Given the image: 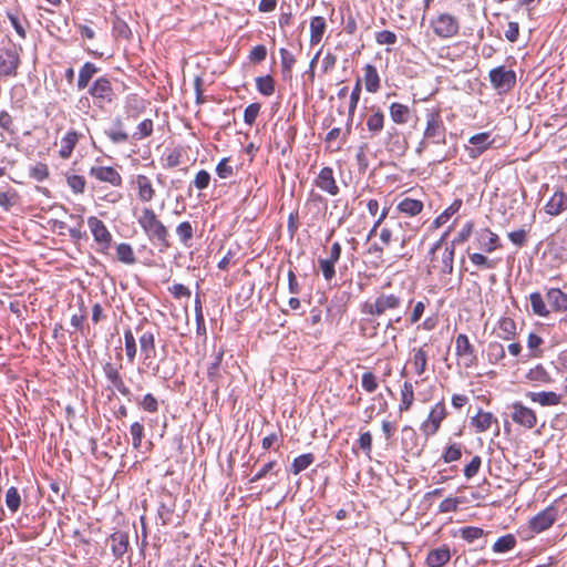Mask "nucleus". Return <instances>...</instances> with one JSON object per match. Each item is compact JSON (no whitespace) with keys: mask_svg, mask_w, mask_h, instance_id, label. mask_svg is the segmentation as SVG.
Instances as JSON below:
<instances>
[{"mask_svg":"<svg viewBox=\"0 0 567 567\" xmlns=\"http://www.w3.org/2000/svg\"><path fill=\"white\" fill-rule=\"evenodd\" d=\"M137 223L150 241L157 245L161 251H164L171 247V243L168 240V229L158 219L153 208L144 207L137 218Z\"/></svg>","mask_w":567,"mask_h":567,"instance_id":"1","label":"nucleus"},{"mask_svg":"<svg viewBox=\"0 0 567 567\" xmlns=\"http://www.w3.org/2000/svg\"><path fill=\"white\" fill-rule=\"evenodd\" d=\"M429 144H446V127L440 111H429L426 113V126L423 133V140L420 142L416 152L422 153Z\"/></svg>","mask_w":567,"mask_h":567,"instance_id":"2","label":"nucleus"},{"mask_svg":"<svg viewBox=\"0 0 567 567\" xmlns=\"http://www.w3.org/2000/svg\"><path fill=\"white\" fill-rule=\"evenodd\" d=\"M403 299L400 293L381 292L373 301H365L361 311L365 315L381 317L388 311H393L402 306Z\"/></svg>","mask_w":567,"mask_h":567,"instance_id":"3","label":"nucleus"},{"mask_svg":"<svg viewBox=\"0 0 567 567\" xmlns=\"http://www.w3.org/2000/svg\"><path fill=\"white\" fill-rule=\"evenodd\" d=\"M89 94L93 100V104L101 110H105L113 104L117 97L107 76L97 78L89 87Z\"/></svg>","mask_w":567,"mask_h":567,"instance_id":"4","label":"nucleus"},{"mask_svg":"<svg viewBox=\"0 0 567 567\" xmlns=\"http://www.w3.org/2000/svg\"><path fill=\"white\" fill-rule=\"evenodd\" d=\"M21 50L11 41L8 45L0 48V76L14 78L18 75Z\"/></svg>","mask_w":567,"mask_h":567,"instance_id":"5","label":"nucleus"},{"mask_svg":"<svg viewBox=\"0 0 567 567\" xmlns=\"http://www.w3.org/2000/svg\"><path fill=\"white\" fill-rule=\"evenodd\" d=\"M492 86L498 93H508L516 85V73L504 65L494 68L488 73Z\"/></svg>","mask_w":567,"mask_h":567,"instance_id":"6","label":"nucleus"},{"mask_svg":"<svg viewBox=\"0 0 567 567\" xmlns=\"http://www.w3.org/2000/svg\"><path fill=\"white\" fill-rule=\"evenodd\" d=\"M433 32L442 38L450 39L455 37L460 30L458 20L449 13H441L431 22Z\"/></svg>","mask_w":567,"mask_h":567,"instance_id":"7","label":"nucleus"},{"mask_svg":"<svg viewBox=\"0 0 567 567\" xmlns=\"http://www.w3.org/2000/svg\"><path fill=\"white\" fill-rule=\"evenodd\" d=\"M446 415L445 403L443 401L437 402L430 411L427 419L421 424L420 430L426 437L433 436L439 431Z\"/></svg>","mask_w":567,"mask_h":567,"instance_id":"8","label":"nucleus"},{"mask_svg":"<svg viewBox=\"0 0 567 567\" xmlns=\"http://www.w3.org/2000/svg\"><path fill=\"white\" fill-rule=\"evenodd\" d=\"M455 354L465 368H472L477 363V354L474 346L466 334L460 333L455 339Z\"/></svg>","mask_w":567,"mask_h":567,"instance_id":"9","label":"nucleus"},{"mask_svg":"<svg viewBox=\"0 0 567 567\" xmlns=\"http://www.w3.org/2000/svg\"><path fill=\"white\" fill-rule=\"evenodd\" d=\"M87 226L92 233L94 241L100 246V250L105 252L112 245V234L105 224L95 216L87 218Z\"/></svg>","mask_w":567,"mask_h":567,"instance_id":"10","label":"nucleus"},{"mask_svg":"<svg viewBox=\"0 0 567 567\" xmlns=\"http://www.w3.org/2000/svg\"><path fill=\"white\" fill-rule=\"evenodd\" d=\"M511 417L516 424L528 430L536 426L537 416L534 410H532L530 408L525 406L520 402H514L511 405Z\"/></svg>","mask_w":567,"mask_h":567,"instance_id":"11","label":"nucleus"},{"mask_svg":"<svg viewBox=\"0 0 567 567\" xmlns=\"http://www.w3.org/2000/svg\"><path fill=\"white\" fill-rule=\"evenodd\" d=\"M403 223L400 220H390L380 231V240L384 246H389L392 241H400L404 247L410 240V236L401 234Z\"/></svg>","mask_w":567,"mask_h":567,"instance_id":"12","label":"nucleus"},{"mask_svg":"<svg viewBox=\"0 0 567 567\" xmlns=\"http://www.w3.org/2000/svg\"><path fill=\"white\" fill-rule=\"evenodd\" d=\"M103 372L107 381L116 389L123 396H125L128 401L133 400V394L130 388L125 384L118 368H116L113 363L106 362L103 365Z\"/></svg>","mask_w":567,"mask_h":567,"instance_id":"13","label":"nucleus"},{"mask_svg":"<svg viewBox=\"0 0 567 567\" xmlns=\"http://www.w3.org/2000/svg\"><path fill=\"white\" fill-rule=\"evenodd\" d=\"M556 519L557 509L554 506H548L533 518H530L529 528L534 533H542L551 527Z\"/></svg>","mask_w":567,"mask_h":567,"instance_id":"14","label":"nucleus"},{"mask_svg":"<svg viewBox=\"0 0 567 567\" xmlns=\"http://www.w3.org/2000/svg\"><path fill=\"white\" fill-rule=\"evenodd\" d=\"M136 331L141 332L138 341L144 362L154 359L156 357L155 333L152 330H145L143 324H138Z\"/></svg>","mask_w":567,"mask_h":567,"instance_id":"15","label":"nucleus"},{"mask_svg":"<svg viewBox=\"0 0 567 567\" xmlns=\"http://www.w3.org/2000/svg\"><path fill=\"white\" fill-rule=\"evenodd\" d=\"M401 444L404 452L411 456H420L423 451V445L419 443L416 431L410 425H405L402 429Z\"/></svg>","mask_w":567,"mask_h":567,"instance_id":"16","label":"nucleus"},{"mask_svg":"<svg viewBox=\"0 0 567 567\" xmlns=\"http://www.w3.org/2000/svg\"><path fill=\"white\" fill-rule=\"evenodd\" d=\"M315 185L321 190L328 193L331 196H337L340 192L333 176V169L331 167H323L315 179Z\"/></svg>","mask_w":567,"mask_h":567,"instance_id":"17","label":"nucleus"},{"mask_svg":"<svg viewBox=\"0 0 567 567\" xmlns=\"http://www.w3.org/2000/svg\"><path fill=\"white\" fill-rule=\"evenodd\" d=\"M475 243L477 248L485 252H492L501 247L498 236L489 228L477 230L475 233Z\"/></svg>","mask_w":567,"mask_h":567,"instance_id":"18","label":"nucleus"},{"mask_svg":"<svg viewBox=\"0 0 567 567\" xmlns=\"http://www.w3.org/2000/svg\"><path fill=\"white\" fill-rule=\"evenodd\" d=\"M90 175L100 182H105L112 186L118 187L122 185V176L111 166H92Z\"/></svg>","mask_w":567,"mask_h":567,"instance_id":"19","label":"nucleus"},{"mask_svg":"<svg viewBox=\"0 0 567 567\" xmlns=\"http://www.w3.org/2000/svg\"><path fill=\"white\" fill-rule=\"evenodd\" d=\"M470 144L472 146L466 147L468 156L471 158H477L481 156L491 145V133L483 132L470 137Z\"/></svg>","mask_w":567,"mask_h":567,"instance_id":"20","label":"nucleus"},{"mask_svg":"<svg viewBox=\"0 0 567 567\" xmlns=\"http://www.w3.org/2000/svg\"><path fill=\"white\" fill-rule=\"evenodd\" d=\"M109 543H110L113 556L116 559H122L123 556L127 553V549L130 546L128 535H127V533L122 532V530L115 532L110 536Z\"/></svg>","mask_w":567,"mask_h":567,"instance_id":"21","label":"nucleus"},{"mask_svg":"<svg viewBox=\"0 0 567 567\" xmlns=\"http://www.w3.org/2000/svg\"><path fill=\"white\" fill-rule=\"evenodd\" d=\"M427 344H423L420 348H413L409 362L413 365L414 372L417 375L424 374L427 368L429 354L425 348Z\"/></svg>","mask_w":567,"mask_h":567,"instance_id":"22","label":"nucleus"},{"mask_svg":"<svg viewBox=\"0 0 567 567\" xmlns=\"http://www.w3.org/2000/svg\"><path fill=\"white\" fill-rule=\"evenodd\" d=\"M546 214L558 216L567 209V195L561 190H556L544 207Z\"/></svg>","mask_w":567,"mask_h":567,"instance_id":"23","label":"nucleus"},{"mask_svg":"<svg viewBox=\"0 0 567 567\" xmlns=\"http://www.w3.org/2000/svg\"><path fill=\"white\" fill-rule=\"evenodd\" d=\"M526 396L542 406H554L561 403L563 395L553 391L528 392Z\"/></svg>","mask_w":567,"mask_h":567,"instance_id":"24","label":"nucleus"},{"mask_svg":"<svg viewBox=\"0 0 567 567\" xmlns=\"http://www.w3.org/2000/svg\"><path fill=\"white\" fill-rule=\"evenodd\" d=\"M360 94H361V80L358 79L354 84V87L350 94V102H349V110H348V128H347V132L343 134V136L341 138V143L337 147V150L341 148V145H343L347 141V135L350 133L351 122H352L353 115L355 113L358 103L360 101Z\"/></svg>","mask_w":567,"mask_h":567,"instance_id":"25","label":"nucleus"},{"mask_svg":"<svg viewBox=\"0 0 567 567\" xmlns=\"http://www.w3.org/2000/svg\"><path fill=\"white\" fill-rule=\"evenodd\" d=\"M137 187V197L142 203H150L155 197V189L151 179L146 175H137L135 178Z\"/></svg>","mask_w":567,"mask_h":567,"instance_id":"26","label":"nucleus"},{"mask_svg":"<svg viewBox=\"0 0 567 567\" xmlns=\"http://www.w3.org/2000/svg\"><path fill=\"white\" fill-rule=\"evenodd\" d=\"M546 299L554 311H567V293L559 288H550L546 292Z\"/></svg>","mask_w":567,"mask_h":567,"instance_id":"27","label":"nucleus"},{"mask_svg":"<svg viewBox=\"0 0 567 567\" xmlns=\"http://www.w3.org/2000/svg\"><path fill=\"white\" fill-rule=\"evenodd\" d=\"M494 423L498 424L497 419L491 412H484L483 410H478L477 414L471 419V424L477 433L489 430Z\"/></svg>","mask_w":567,"mask_h":567,"instance_id":"28","label":"nucleus"},{"mask_svg":"<svg viewBox=\"0 0 567 567\" xmlns=\"http://www.w3.org/2000/svg\"><path fill=\"white\" fill-rule=\"evenodd\" d=\"M451 559L450 549L446 546L430 550L426 557L429 567H443Z\"/></svg>","mask_w":567,"mask_h":567,"instance_id":"29","label":"nucleus"},{"mask_svg":"<svg viewBox=\"0 0 567 567\" xmlns=\"http://www.w3.org/2000/svg\"><path fill=\"white\" fill-rule=\"evenodd\" d=\"M385 116L384 113L378 107L372 109V113L368 116L365 125L371 136L379 135L384 127Z\"/></svg>","mask_w":567,"mask_h":567,"instance_id":"30","label":"nucleus"},{"mask_svg":"<svg viewBox=\"0 0 567 567\" xmlns=\"http://www.w3.org/2000/svg\"><path fill=\"white\" fill-rule=\"evenodd\" d=\"M327 29V23L322 17H313L310 20V44L320 43Z\"/></svg>","mask_w":567,"mask_h":567,"instance_id":"31","label":"nucleus"},{"mask_svg":"<svg viewBox=\"0 0 567 567\" xmlns=\"http://www.w3.org/2000/svg\"><path fill=\"white\" fill-rule=\"evenodd\" d=\"M81 134L76 131H69L61 141V148L59 154L62 158L66 159L71 156L75 145L78 144Z\"/></svg>","mask_w":567,"mask_h":567,"instance_id":"32","label":"nucleus"},{"mask_svg":"<svg viewBox=\"0 0 567 567\" xmlns=\"http://www.w3.org/2000/svg\"><path fill=\"white\" fill-rule=\"evenodd\" d=\"M363 70L365 90L370 93H377L380 90V76L377 68L372 64H367Z\"/></svg>","mask_w":567,"mask_h":567,"instance_id":"33","label":"nucleus"},{"mask_svg":"<svg viewBox=\"0 0 567 567\" xmlns=\"http://www.w3.org/2000/svg\"><path fill=\"white\" fill-rule=\"evenodd\" d=\"M390 116L395 124H405L411 116L410 107L405 104L393 102L390 105Z\"/></svg>","mask_w":567,"mask_h":567,"instance_id":"34","label":"nucleus"},{"mask_svg":"<svg viewBox=\"0 0 567 567\" xmlns=\"http://www.w3.org/2000/svg\"><path fill=\"white\" fill-rule=\"evenodd\" d=\"M99 72V68L92 62H85L79 72L76 86L79 90L85 89L93 76Z\"/></svg>","mask_w":567,"mask_h":567,"instance_id":"35","label":"nucleus"},{"mask_svg":"<svg viewBox=\"0 0 567 567\" xmlns=\"http://www.w3.org/2000/svg\"><path fill=\"white\" fill-rule=\"evenodd\" d=\"M498 337L509 341L516 337V322L509 317H503L498 320Z\"/></svg>","mask_w":567,"mask_h":567,"instance_id":"36","label":"nucleus"},{"mask_svg":"<svg viewBox=\"0 0 567 567\" xmlns=\"http://www.w3.org/2000/svg\"><path fill=\"white\" fill-rule=\"evenodd\" d=\"M517 545L516 536L513 534H506L497 538L493 544L492 550L495 554H505L513 550Z\"/></svg>","mask_w":567,"mask_h":567,"instance_id":"37","label":"nucleus"},{"mask_svg":"<svg viewBox=\"0 0 567 567\" xmlns=\"http://www.w3.org/2000/svg\"><path fill=\"white\" fill-rule=\"evenodd\" d=\"M105 135L114 143L121 144L128 141V134L123 130L121 118H115L113 127L105 131Z\"/></svg>","mask_w":567,"mask_h":567,"instance_id":"38","label":"nucleus"},{"mask_svg":"<svg viewBox=\"0 0 567 567\" xmlns=\"http://www.w3.org/2000/svg\"><path fill=\"white\" fill-rule=\"evenodd\" d=\"M414 402V390L411 382L405 381L401 389V401L399 404L400 412H406Z\"/></svg>","mask_w":567,"mask_h":567,"instance_id":"39","label":"nucleus"},{"mask_svg":"<svg viewBox=\"0 0 567 567\" xmlns=\"http://www.w3.org/2000/svg\"><path fill=\"white\" fill-rule=\"evenodd\" d=\"M398 209L409 216H415L423 209V203L419 199L404 198L398 205Z\"/></svg>","mask_w":567,"mask_h":567,"instance_id":"40","label":"nucleus"},{"mask_svg":"<svg viewBox=\"0 0 567 567\" xmlns=\"http://www.w3.org/2000/svg\"><path fill=\"white\" fill-rule=\"evenodd\" d=\"M223 357H224V349H219L215 354H214V360L213 362L209 364L208 369H207V378L210 382H214V383H218L219 379L221 378L220 375V372H219V368H220V364H221V361H223Z\"/></svg>","mask_w":567,"mask_h":567,"instance_id":"41","label":"nucleus"},{"mask_svg":"<svg viewBox=\"0 0 567 567\" xmlns=\"http://www.w3.org/2000/svg\"><path fill=\"white\" fill-rule=\"evenodd\" d=\"M315 462V455L312 453H306L297 456L290 467V472L293 475L300 474L302 471L308 468Z\"/></svg>","mask_w":567,"mask_h":567,"instance_id":"42","label":"nucleus"},{"mask_svg":"<svg viewBox=\"0 0 567 567\" xmlns=\"http://www.w3.org/2000/svg\"><path fill=\"white\" fill-rule=\"evenodd\" d=\"M462 199L460 198H456L442 214H440L435 220H434V226L436 228L443 226L444 224H446L449 221V219L454 215L456 214L460 208L462 207Z\"/></svg>","mask_w":567,"mask_h":567,"instance_id":"43","label":"nucleus"},{"mask_svg":"<svg viewBox=\"0 0 567 567\" xmlns=\"http://www.w3.org/2000/svg\"><path fill=\"white\" fill-rule=\"evenodd\" d=\"M532 310L539 317H548L550 311L546 307L543 296L540 292H532L529 295Z\"/></svg>","mask_w":567,"mask_h":567,"instance_id":"44","label":"nucleus"},{"mask_svg":"<svg viewBox=\"0 0 567 567\" xmlns=\"http://www.w3.org/2000/svg\"><path fill=\"white\" fill-rule=\"evenodd\" d=\"M117 259L126 265H133L136 262L134 250L130 244L121 243L116 246Z\"/></svg>","mask_w":567,"mask_h":567,"instance_id":"45","label":"nucleus"},{"mask_svg":"<svg viewBox=\"0 0 567 567\" xmlns=\"http://www.w3.org/2000/svg\"><path fill=\"white\" fill-rule=\"evenodd\" d=\"M505 358V348L497 341L489 342L487 346V359L489 363L496 364Z\"/></svg>","mask_w":567,"mask_h":567,"instance_id":"46","label":"nucleus"},{"mask_svg":"<svg viewBox=\"0 0 567 567\" xmlns=\"http://www.w3.org/2000/svg\"><path fill=\"white\" fill-rule=\"evenodd\" d=\"M124 341H125V353L127 357L128 362L133 363L136 353H137V347H136V340L131 329H126L124 331Z\"/></svg>","mask_w":567,"mask_h":567,"instance_id":"47","label":"nucleus"},{"mask_svg":"<svg viewBox=\"0 0 567 567\" xmlns=\"http://www.w3.org/2000/svg\"><path fill=\"white\" fill-rule=\"evenodd\" d=\"M256 87L260 94L270 96L275 93V80L270 75L258 76L256 79Z\"/></svg>","mask_w":567,"mask_h":567,"instance_id":"48","label":"nucleus"},{"mask_svg":"<svg viewBox=\"0 0 567 567\" xmlns=\"http://www.w3.org/2000/svg\"><path fill=\"white\" fill-rule=\"evenodd\" d=\"M454 252L455 247L446 246L442 254V267L441 272L445 275H451L453 272V262H454Z\"/></svg>","mask_w":567,"mask_h":567,"instance_id":"49","label":"nucleus"},{"mask_svg":"<svg viewBox=\"0 0 567 567\" xmlns=\"http://www.w3.org/2000/svg\"><path fill=\"white\" fill-rule=\"evenodd\" d=\"M526 378L529 381H535V382H540V383H549L551 381L549 373L546 371V369L542 364H538V365L534 367L533 369H530L527 372Z\"/></svg>","mask_w":567,"mask_h":567,"instance_id":"50","label":"nucleus"},{"mask_svg":"<svg viewBox=\"0 0 567 567\" xmlns=\"http://www.w3.org/2000/svg\"><path fill=\"white\" fill-rule=\"evenodd\" d=\"M176 234L184 246H189V241L194 236V228L189 221H182L176 227Z\"/></svg>","mask_w":567,"mask_h":567,"instance_id":"51","label":"nucleus"},{"mask_svg":"<svg viewBox=\"0 0 567 567\" xmlns=\"http://www.w3.org/2000/svg\"><path fill=\"white\" fill-rule=\"evenodd\" d=\"M544 343V340L538 334L530 332L527 338V348L530 350L532 358H540L543 357V350L540 346Z\"/></svg>","mask_w":567,"mask_h":567,"instance_id":"52","label":"nucleus"},{"mask_svg":"<svg viewBox=\"0 0 567 567\" xmlns=\"http://www.w3.org/2000/svg\"><path fill=\"white\" fill-rule=\"evenodd\" d=\"M468 258L471 262L475 265L478 269H493L496 267L495 260H492L480 252L470 254Z\"/></svg>","mask_w":567,"mask_h":567,"instance_id":"53","label":"nucleus"},{"mask_svg":"<svg viewBox=\"0 0 567 567\" xmlns=\"http://www.w3.org/2000/svg\"><path fill=\"white\" fill-rule=\"evenodd\" d=\"M153 128H154L153 121L150 118H146L137 125L136 131L133 133L132 137L135 141H141L143 138H146L152 135Z\"/></svg>","mask_w":567,"mask_h":567,"instance_id":"54","label":"nucleus"},{"mask_svg":"<svg viewBox=\"0 0 567 567\" xmlns=\"http://www.w3.org/2000/svg\"><path fill=\"white\" fill-rule=\"evenodd\" d=\"M144 425L140 422H134L131 424L130 433L132 436V445L135 450H140L142 446V441L144 439Z\"/></svg>","mask_w":567,"mask_h":567,"instance_id":"55","label":"nucleus"},{"mask_svg":"<svg viewBox=\"0 0 567 567\" xmlns=\"http://www.w3.org/2000/svg\"><path fill=\"white\" fill-rule=\"evenodd\" d=\"M6 505L12 512L16 513L21 505V496L17 487H10L6 493Z\"/></svg>","mask_w":567,"mask_h":567,"instance_id":"56","label":"nucleus"},{"mask_svg":"<svg viewBox=\"0 0 567 567\" xmlns=\"http://www.w3.org/2000/svg\"><path fill=\"white\" fill-rule=\"evenodd\" d=\"M461 537L467 543H473L474 540L483 537L486 533L483 528L476 526H466L460 529Z\"/></svg>","mask_w":567,"mask_h":567,"instance_id":"57","label":"nucleus"},{"mask_svg":"<svg viewBox=\"0 0 567 567\" xmlns=\"http://www.w3.org/2000/svg\"><path fill=\"white\" fill-rule=\"evenodd\" d=\"M135 401L145 412L156 413L158 411V401L152 393H147L141 400L136 399Z\"/></svg>","mask_w":567,"mask_h":567,"instance_id":"58","label":"nucleus"},{"mask_svg":"<svg viewBox=\"0 0 567 567\" xmlns=\"http://www.w3.org/2000/svg\"><path fill=\"white\" fill-rule=\"evenodd\" d=\"M281 58V68L285 75H290L291 70L296 63V59L293 54L285 48H281L280 51Z\"/></svg>","mask_w":567,"mask_h":567,"instance_id":"59","label":"nucleus"},{"mask_svg":"<svg viewBox=\"0 0 567 567\" xmlns=\"http://www.w3.org/2000/svg\"><path fill=\"white\" fill-rule=\"evenodd\" d=\"M461 456H462L461 445L457 443H453L445 449V451L442 455V458H443L444 463H452V462L460 460Z\"/></svg>","mask_w":567,"mask_h":567,"instance_id":"60","label":"nucleus"},{"mask_svg":"<svg viewBox=\"0 0 567 567\" xmlns=\"http://www.w3.org/2000/svg\"><path fill=\"white\" fill-rule=\"evenodd\" d=\"M336 264L337 262H334L328 258L319 259V269L322 272V276L327 281H330L336 276V270H334Z\"/></svg>","mask_w":567,"mask_h":567,"instance_id":"61","label":"nucleus"},{"mask_svg":"<svg viewBox=\"0 0 567 567\" xmlns=\"http://www.w3.org/2000/svg\"><path fill=\"white\" fill-rule=\"evenodd\" d=\"M474 224L473 221H467L463 228L457 233L454 239L451 243V246L455 247L456 245H461L465 243L473 233Z\"/></svg>","mask_w":567,"mask_h":567,"instance_id":"62","label":"nucleus"},{"mask_svg":"<svg viewBox=\"0 0 567 567\" xmlns=\"http://www.w3.org/2000/svg\"><path fill=\"white\" fill-rule=\"evenodd\" d=\"M378 385L377 377L372 372L368 371L362 374L361 386L364 391L373 393L378 389Z\"/></svg>","mask_w":567,"mask_h":567,"instance_id":"63","label":"nucleus"},{"mask_svg":"<svg viewBox=\"0 0 567 567\" xmlns=\"http://www.w3.org/2000/svg\"><path fill=\"white\" fill-rule=\"evenodd\" d=\"M66 183L69 187L75 194H82L85 189V178L81 175H71L68 176Z\"/></svg>","mask_w":567,"mask_h":567,"instance_id":"64","label":"nucleus"}]
</instances>
